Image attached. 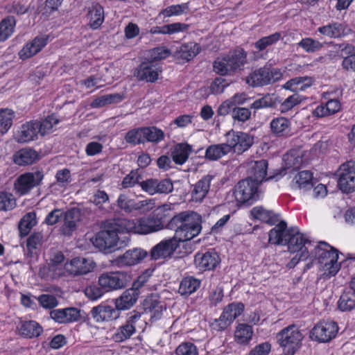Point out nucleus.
I'll return each instance as SVG.
<instances>
[{"label": "nucleus", "instance_id": "41", "mask_svg": "<svg viewBox=\"0 0 355 355\" xmlns=\"http://www.w3.org/2000/svg\"><path fill=\"white\" fill-rule=\"evenodd\" d=\"M123 98L124 96L119 93L105 94L94 99L91 105L92 107H101L107 105L118 103Z\"/></svg>", "mask_w": 355, "mask_h": 355}, {"label": "nucleus", "instance_id": "56", "mask_svg": "<svg viewBox=\"0 0 355 355\" xmlns=\"http://www.w3.org/2000/svg\"><path fill=\"white\" fill-rule=\"evenodd\" d=\"M281 36L282 35L279 32H276L268 36L263 37L256 42L255 47L259 51H263L268 46H271L279 41L281 38Z\"/></svg>", "mask_w": 355, "mask_h": 355}, {"label": "nucleus", "instance_id": "39", "mask_svg": "<svg viewBox=\"0 0 355 355\" xmlns=\"http://www.w3.org/2000/svg\"><path fill=\"white\" fill-rule=\"evenodd\" d=\"M36 223V214L35 212L31 211L26 214L20 220L18 225L20 236H25L28 235Z\"/></svg>", "mask_w": 355, "mask_h": 355}, {"label": "nucleus", "instance_id": "49", "mask_svg": "<svg viewBox=\"0 0 355 355\" xmlns=\"http://www.w3.org/2000/svg\"><path fill=\"white\" fill-rule=\"evenodd\" d=\"M297 46L302 48L306 53H313L320 51L322 48L323 44L313 38L305 37L297 43Z\"/></svg>", "mask_w": 355, "mask_h": 355}, {"label": "nucleus", "instance_id": "35", "mask_svg": "<svg viewBox=\"0 0 355 355\" xmlns=\"http://www.w3.org/2000/svg\"><path fill=\"white\" fill-rule=\"evenodd\" d=\"M37 159V152L31 148H22L14 155L15 163L21 166L32 164Z\"/></svg>", "mask_w": 355, "mask_h": 355}, {"label": "nucleus", "instance_id": "47", "mask_svg": "<svg viewBox=\"0 0 355 355\" xmlns=\"http://www.w3.org/2000/svg\"><path fill=\"white\" fill-rule=\"evenodd\" d=\"M15 112L10 109L0 110V134L3 135L8 131L12 125Z\"/></svg>", "mask_w": 355, "mask_h": 355}, {"label": "nucleus", "instance_id": "34", "mask_svg": "<svg viewBox=\"0 0 355 355\" xmlns=\"http://www.w3.org/2000/svg\"><path fill=\"white\" fill-rule=\"evenodd\" d=\"M88 16L90 27L93 30L98 28L104 21L103 8L99 3H93L89 8Z\"/></svg>", "mask_w": 355, "mask_h": 355}, {"label": "nucleus", "instance_id": "48", "mask_svg": "<svg viewBox=\"0 0 355 355\" xmlns=\"http://www.w3.org/2000/svg\"><path fill=\"white\" fill-rule=\"evenodd\" d=\"M243 310L244 305L242 303H231L224 308L223 318H226L232 323L235 318L241 315Z\"/></svg>", "mask_w": 355, "mask_h": 355}, {"label": "nucleus", "instance_id": "55", "mask_svg": "<svg viewBox=\"0 0 355 355\" xmlns=\"http://www.w3.org/2000/svg\"><path fill=\"white\" fill-rule=\"evenodd\" d=\"M189 11L188 3H182L168 6L162 10L160 15L164 17H170L172 16H178Z\"/></svg>", "mask_w": 355, "mask_h": 355}, {"label": "nucleus", "instance_id": "53", "mask_svg": "<svg viewBox=\"0 0 355 355\" xmlns=\"http://www.w3.org/2000/svg\"><path fill=\"white\" fill-rule=\"evenodd\" d=\"M43 239V235L41 232L33 233L27 239L26 247H27V255L33 257L35 254L34 250L38 249L42 245Z\"/></svg>", "mask_w": 355, "mask_h": 355}, {"label": "nucleus", "instance_id": "62", "mask_svg": "<svg viewBox=\"0 0 355 355\" xmlns=\"http://www.w3.org/2000/svg\"><path fill=\"white\" fill-rule=\"evenodd\" d=\"M63 0H46L43 7L38 8L37 13H42L49 16L53 12L58 10Z\"/></svg>", "mask_w": 355, "mask_h": 355}, {"label": "nucleus", "instance_id": "45", "mask_svg": "<svg viewBox=\"0 0 355 355\" xmlns=\"http://www.w3.org/2000/svg\"><path fill=\"white\" fill-rule=\"evenodd\" d=\"M40 130L39 135L44 136L53 132L54 125L59 123V119L53 114L48 116L42 121H35Z\"/></svg>", "mask_w": 355, "mask_h": 355}, {"label": "nucleus", "instance_id": "16", "mask_svg": "<svg viewBox=\"0 0 355 355\" xmlns=\"http://www.w3.org/2000/svg\"><path fill=\"white\" fill-rule=\"evenodd\" d=\"M121 313L116 305L112 306L106 302L94 306L90 311L91 317L96 322H110L118 319Z\"/></svg>", "mask_w": 355, "mask_h": 355}, {"label": "nucleus", "instance_id": "24", "mask_svg": "<svg viewBox=\"0 0 355 355\" xmlns=\"http://www.w3.org/2000/svg\"><path fill=\"white\" fill-rule=\"evenodd\" d=\"M214 178V175L207 174L199 180L195 184L191 196L193 200L202 201L207 195L211 182Z\"/></svg>", "mask_w": 355, "mask_h": 355}, {"label": "nucleus", "instance_id": "40", "mask_svg": "<svg viewBox=\"0 0 355 355\" xmlns=\"http://www.w3.org/2000/svg\"><path fill=\"white\" fill-rule=\"evenodd\" d=\"M16 19L13 16H8L0 22V42L6 40L13 33Z\"/></svg>", "mask_w": 355, "mask_h": 355}, {"label": "nucleus", "instance_id": "36", "mask_svg": "<svg viewBox=\"0 0 355 355\" xmlns=\"http://www.w3.org/2000/svg\"><path fill=\"white\" fill-rule=\"evenodd\" d=\"M293 182L295 189H310L314 184L313 173L309 171H301L295 176Z\"/></svg>", "mask_w": 355, "mask_h": 355}, {"label": "nucleus", "instance_id": "10", "mask_svg": "<svg viewBox=\"0 0 355 355\" xmlns=\"http://www.w3.org/2000/svg\"><path fill=\"white\" fill-rule=\"evenodd\" d=\"M338 327L333 320H322L316 324L311 330L309 337L318 343H328L336 337Z\"/></svg>", "mask_w": 355, "mask_h": 355}, {"label": "nucleus", "instance_id": "6", "mask_svg": "<svg viewBox=\"0 0 355 355\" xmlns=\"http://www.w3.org/2000/svg\"><path fill=\"white\" fill-rule=\"evenodd\" d=\"M122 226L126 232L147 234L162 230L164 227L161 220L154 216L140 219L122 218Z\"/></svg>", "mask_w": 355, "mask_h": 355}, {"label": "nucleus", "instance_id": "43", "mask_svg": "<svg viewBox=\"0 0 355 355\" xmlns=\"http://www.w3.org/2000/svg\"><path fill=\"white\" fill-rule=\"evenodd\" d=\"M252 328L247 324H239L235 331V339L239 344H247L251 340Z\"/></svg>", "mask_w": 355, "mask_h": 355}, {"label": "nucleus", "instance_id": "44", "mask_svg": "<svg viewBox=\"0 0 355 355\" xmlns=\"http://www.w3.org/2000/svg\"><path fill=\"white\" fill-rule=\"evenodd\" d=\"M340 107L341 105L338 100L331 99L327 102L324 106H318L315 112L318 116L322 117L336 113L340 110Z\"/></svg>", "mask_w": 355, "mask_h": 355}, {"label": "nucleus", "instance_id": "13", "mask_svg": "<svg viewBox=\"0 0 355 355\" xmlns=\"http://www.w3.org/2000/svg\"><path fill=\"white\" fill-rule=\"evenodd\" d=\"M44 179V174L42 171L25 173L19 175L15 180L14 187L16 191L20 195H25L33 188L39 186Z\"/></svg>", "mask_w": 355, "mask_h": 355}, {"label": "nucleus", "instance_id": "17", "mask_svg": "<svg viewBox=\"0 0 355 355\" xmlns=\"http://www.w3.org/2000/svg\"><path fill=\"white\" fill-rule=\"evenodd\" d=\"M94 267L95 263L92 260L82 257L73 258L64 264L66 271L73 276L87 275L92 272Z\"/></svg>", "mask_w": 355, "mask_h": 355}, {"label": "nucleus", "instance_id": "38", "mask_svg": "<svg viewBox=\"0 0 355 355\" xmlns=\"http://www.w3.org/2000/svg\"><path fill=\"white\" fill-rule=\"evenodd\" d=\"M338 308L342 311H349L355 308V292L352 289L345 290L338 302Z\"/></svg>", "mask_w": 355, "mask_h": 355}, {"label": "nucleus", "instance_id": "26", "mask_svg": "<svg viewBox=\"0 0 355 355\" xmlns=\"http://www.w3.org/2000/svg\"><path fill=\"white\" fill-rule=\"evenodd\" d=\"M47 39L43 37H36L31 42L27 43L19 51V55L21 59L29 58L38 52L46 44Z\"/></svg>", "mask_w": 355, "mask_h": 355}, {"label": "nucleus", "instance_id": "21", "mask_svg": "<svg viewBox=\"0 0 355 355\" xmlns=\"http://www.w3.org/2000/svg\"><path fill=\"white\" fill-rule=\"evenodd\" d=\"M50 317L58 323H69L80 319V311L73 307L53 309L50 311Z\"/></svg>", "mask_w": 355, "mask_h": 355}, {"label": "nucleus", "instance_id": "25", "mask_svg": "<svg viewBox=\"0 0 355 355\" xmlns=\"http://www.w3.org/2000/svg\"><path fill=\"white\" fill-rule=\"evenodd\" d=\"M148 253L146 250L135 248L127 250L123 255L118 258L119 263L125 266H134L140 263Z\"/></svg>", "mask_w": 355, "mask_h": 355}, {"label": "nucleus", "instance_id": "54", "mask_svg": "<svg viewBox=\"0 0 355 355\" xmlns=\"http://www.w3.org/2000/svg\"><path fill=\"white\" fill-rule=\"evenodd\" d=\"M200 47L196 43L182 45L180 50V57L187 61L193 58L200 51Z\"/></svg>", "mask_w": 355, "mask_h": 355}, {"label": "nucleus", "instance_id": "27", "mask_svg": "<svg viewBox=\"0 0 355 355\" xmlns=\"http://www.w3.org/2000/svg\"><path fill=\"white\" fill-rule=\"evenodd\" d=\"M192 151V146L187 143L177 144L171 148L173 161L178 165H182L187 162Z\"/></svg>", "mask_w": 355, "mask_h": 355}, {"label": "nucleus", "instance_id": "30", "mask_svg": "<svg viewBox=\"0 0 355 355\" xmlns=\"http://www.w3.org/2000/svg\"><path fill=\"white\" fill-rule=\"evenodd\" d=\"M270 126L272 133L277 137H286L291 135V122L285 117L273 119Z\"/></svg>", "mask_w": 355, "mask_h": 355}, {"label": "nucleus", "instance_id": "60", "mask_svg": "<svg viewBox=\"0 0 355 355\" xmlns=\"http://www.w3.org/2000/svg\"><path fill=\"white\" fill-rule=\"evenodd\" d=\"M141 179V175L139 174L138 170H132L123 178L121 185L123 188L132 187L136 184L140 185Z\"/></svg>", "mask_w": 355, "mask_h": 355}, {"label": "nucleus", "instance_id": "59", "mask_svg": "<svg viewBox=\"0 0 355 355\" xmlns=\"http://www.w3.org/2000/svg\"><path fill=\"white\" fill-rule=\"evenodd\" d=\"M15 199L12 194L7 192H0V210L8 211L15 208Z\"/></svg>", "mask_w": 355, "mask_h": 355}, {"label": "nucleus", "instance_id": "7", "mask_svg": "<svg viewBox=\"0 0 355 355\" xmlns=\"http://www.w3.org/2000/svg\"><path fill=\"white\" fill-rule=\"evenodd\" d=\"M315 254L319 263L323 266L329 275L334 276L338 272L340 269V265L338 263V250L326 242L321 241L315 248Z\"/></svg>", "mask_w": 355, "mask_h": 355}, {"label": "nucleus", "instance_id": "32", "mask_svg": "<svg viewBox=\"0 0 355 355\" xmlns=\"http://www.w3.org/2000/svg\"><path fill=\"white\" fill-rule=\"evenodd\" d=\"M311 85L312 80L308 76L295 77L287 81L283 85V88L297 94L300 91H304L306 88L310 87Z\"/></svg>", "mask_w": 355, "mask_h": 355}, {"label": "nucleus", "instance_id": "8", "mask_svg": "<svg viewBox=\"0 0 355 355\" xmlns=\"http://www.w3.org/2000/svg\"><path fill=\"white\" fill-rule=\"evenodd\" d=\"M282 73L279 69L265 66L250 73L246 83L252 87H263L279 80Z\"/></svg>", "mask_w": 355, "mask_h": 355}, {"label": "nucleus", "instance_id": "9", "mask_svg": "<svg viewBox=\"0 0 355 355\" xmlns=\"http://www.w3.org/2000/svg\"><path fill=\"white\" fill-rule=\"evenodd\" d=\"M131 279L130 275L125 271L104 272L98 277V284L106 292L117 291L127 286Z\"/></svg>", "mask_w": 355, "mask_h": 355}, {"label": "nucleus", "instance_id": "1", "mask_svg": "<svg viewBox=\"0 0 355 355\" xmlns=\"http://www.w3.org/2000/svg\"><path fill=\"white\" fill-rule=\"evenodd\" d=\"M122 218L107 220L103 223L102 230L92 239L93 245L104 253H110L128 245L130 238L119 237V234L126 232L122 226Z\"/></svg>", "mask_w": 355, "mask_h": 355}, {"label": "nucleus", "instance_id": "19", "mask_svg": "<svg viewBox=\"0 0 355 355\" xmlns=\"http://www.w3.org/2000/svg\"><path fill=\"white\" fill-rule=\"evenodd\" d=\"M220 262V257L215 251L198 252L194 257V264L200 271L214 270Z\"/></svg>", "mask_w": 355, "mask_h": 355}, {"label": "nucleus", "instance_id": "61", "mask_svg": "<svg viewBox=\"0 0 355 355\" xmlns=\"http://www.w3.org/2000/svg\"><path fill=\"white\" fill-rule=\"evenodd\" d=\"M106 293L102 286L98 285H90L85 288V294L91 300H96L101 298Z\"/></svg>", "mask_w": 355, "mask_h": 355}, {"label": "nucleus", "instance_id": "22", "mask_svg": "<svg viewBox=\"0 0 355 355\" xmlns=\"http://www.w3.org/2000/svg\"><path fill=\"white\" fill-rule=\"evenodd\" d=\"M140 293L132 289L125 290L119 297L112 300L114 304L116 306L119 312L130 309L137 303Z\"/></svg>", "mask_w": 355, "mask_h": 355}, {"label": "nucleus", "instance_id": "33", "mask_svg": "<svg viewBox=\"0 0 355 355\" xmlns=\"http://www.w3.org/2000/svg\"><path fill=\"white\" fill-rule=\"evenodd\" d=\"M18 329L20 335L28 338L38 337L43 331L42 327L33 320L22 322Z\"/></svg>", "mask_w": 355, "mask_h": 355}, {"label": "nucleus", "instance_id": "57", "mask_svg": "<svg viewBox=\"0 0 355 355\" xmlns=\"http://www.w3.org/2000/svg\"><path fill=\"white\" fill-rule=\"evenodd\" d=\"M275 106V99L272 95L266 94L263 97L255 100L251 105L250 108L259 110Z\"/></svg>", "mask_w": 355, "mask_h": 355}, {"label": "nucleus", "instance_id": "14", "mask_svg": "<svg viewBox=\"0 0 355 355\" xmlns=\"http://www.w3.org/2000/svg\"><path fill=\"white\" fill-rule=\"evenodd\" d=\"M259 184L252 178H248L240 181L234 193L236 200L241 203L251 204L250 201L258 197L257 189Z\"/></svg>", "mask_w": 355, "mask_h": 355}, {"label": "nucleus", "instance_id": "50", "mask_svg": "<svg viewBox=\"0 0 355 355\" xmlns=\"http://www.w3.org/2000/svg\"><path fill=\"white\" fill-rule=\"evenodd\" d=\"M146 204L145 201H140L138 203H135L134 200L128 199V198L123 194H121L117 200V205L119 207L128 212H130L134 209H139L144 207Z\"/></svg>", "mask_w": 355, "mask_h": 355}, {"label": "nucleus", "instance_id": "18", "mask_svg": "<svg viewBox=\"0 0 355 355\" xmlns=\"http://www.w3.org/2000/svg\"><path fill=\"white\" fill-rule=\"evenodd\" d=\"M179 244L174 236L169 239L163 240L151 249L150 257L154 260L171 257Z\"/></svg>", "mask_w": 355, "mask_h": 355}, {"label": "nucleus", "instance_id": "29", "mask_svg": "<svg viewBox=\"0 0 355 355\" xmlns=\"http://www.w3.org/2000/svg\"><path fill=\"white\" fill-rule=\"evenodd\" d=\"M268 162L266 159H260L251 163L250 167V176L254 182L261 184L266 178L267 174Z\"/></svg>", "mask_w": 355, "mask_h": 355}, {"label": "nucleus", "instance_id": "51", "mask_svg": "<svg viewBox=\"0 0 355 355\" xmlns=\"http://www.w3.org/2000/svg\"><path fill=\"white\" fill-rule=\"evenodd\" d=\"M125 141L131 145L136 146L145 143L143 127L133 128L125 133Z\"/></svg>", "mask_w": 355, "mask_h": 355}, {"label": "nucleus", "instance_id": "63", "mask_svg": "<svg viewBox=\"0 0 355 355\" xmlns=\"http://www.w3.org/2000/svg\"><path fill=\"white\" fill-rule=\"evenodd\" d=\"M177 355H198L196 346L190 342L180 344L175 350Z\"/></svg>", "mask_w": 355, "mask_h": 355}, {"label": "nucleus", "instance_id": "12", "mask_svg": "<svg viewBox=\"0 0 355 355\" xmlns=\"http://www.w3.org/2000/svg\"><path fill=\"white\" fill-rule=\"evenodd\" d=\"M225 137L230 151L239 155L248 150L254 143V137L243 132L230 130L225 134Z\"/></svg>", "mask_w": 355, "mask_h": 355}, {"label": "nucleus", "instance_id": "31", "mask_svg": "<svg viewBox=\"0 0 355 355\" xmlns=\"http://www.w3.org/2000/svg\"><path fill=\"white\" fill-rule=\"evenodd\" d=\"M200 284V279L191 276L186 277L180 282L178 293L182 296H189L196 292Z\"/></svg>", "mask_w": 355, "mask_h": 355}, {"label": "nucleus", "instance_id": "64", "mask_svg": "<svg viewBox=\"0 0 355 355\" xmlns=\"http://www.w3.org/2000/svg\"><path fill=\"white\" fill-rule=\"evenodd\" d=\"M301 97L297 94H294L288 96L287 98L284 100V101L280 105V110L282 112H285L290 110L294 106L299 104L301 102Z\"/></svg>", "mask_w": 355, "mask_h": 355}, {"label": "nucleus", "instance_id": "46", "mask_svg": "<svg viewBox=\"0 0 355 355\" xmlns=\"http://www.w3.org/2000/svg\"><path fill=\"white\" fill-rule=\"evenodd\" d=\"M145 141L157 144L164 139V132L155 126L143 127Z\"/></svg>", "mask_w": 355, "mask_h": 355}, {"label": "nucleus", "instance_id": "28", "mask_svg": "<svg viewBox=\"0 0 355 355\" xmlns=\"http://www.w3.org/2000/svg\"><path fill=\"white\" fill-rule=\"evenodd\" d=\"M144 313L149 315L151 321L159 320L163 311V305L162 302L157 299L148 297L144 302Z\"/></svg>", "mask_w": 355, "mask_h": 355}, {"label": "nucleus", "instance_id": "52", "mask_svg": "<svg viewBox=\"0 0 355 355\" xmlns=\"http://www.w3.org/2000/svg\"><path fill=\"white\" fill-rule=\"evenodd\" d=\"M136 326H132L126 322L124 325L120 327L117 331L114 334L113 338L116 342H122L130 338L135 332Z\"/></svg>", "mask_w": 355, "mask_h": 355}, {"label": "nucleus", "instance_id": "3", "mask_svg": "<svg viewBox=\"0 0 355 355\" xmlns=\"http://www.w3.org/2000/svg\"><path fill=\"white\" fill-rule=\"evenodd\" d=\"M202 216L192 211L177 214L167 224L168 229L175 230V238L179 243L191 241L202 231Z\"/></svg>", "mask_w": 355, "mask_h": 355}, {"label": "nucleus", "instance_id": "4", "mask_svg": "<svg viewBox=\"0 0 355 355\" xmlns=\"http://www.w3.org/2000/svg\"><path fill=\"white\" fill-rule=\"evenodd\" d=\"M247 53L242 49H235L213 63L214 71L220 76L232 75L243 69Z\"/></svg>", "mask_w": 355, "mask_h": 355}, {"label": "nucleus", "instance_id": "11", "mask_svg": "<svg viewBox=\"0 0 355 355\" xmlns=\"http://www.w3.org/2000/svg\"><path fill=\"white\" fill-rule=\"evenodd\" d=\"M338 186L346 193L355 191V167L352 161L343 164L337 171Z\"/></svg>", "mask_w": 355, "mask_h": 355}, {"label": "nucleus", "instance_id": "15", "mask_svg": "<svg viewBox=\"0 0 355 355\" xmlns=\"http://www.w3.org/2000/svg\"><path fill=\"white\" fill-rule=\"evenodd\" d=\"M82 220L83 213L79 208L73 207L64 211L62 225L60 228V232L65 236H71Z\"/></svg>", "mask_w": 355, "mask_h": 355}, {"label": "nucleus", "instance_id": "37", "mask_svg": "<svg viewBox=\"0 0 355 355\" xmlns=\"http://www.w3.org/2000/svg\"><path fill=\"white\" fill-rule=\"evenodd\" d=\"M229 153H230V148L226 142L211 145L206 150L205 157L209 160H217Z\"/></svg>", "mask_w": 355, "mask_h": 355}, {"label": "nucleus", "instance_id": "5", "mask_svg": "<svg viewBox=\"0 0 355 355\" xmlns=\"http://www.w3.org/2000/svg\"><path fill=\"white\" fill-rule=\"evenodd\" d=\"M304 336L295 324H291L282 329L277 334V343L285 355H294L300 349Z\"/></svg>", "mask_w": 355, "mask_h": 355}, {"label": "nucleus", "instance_id": "58", "mask_svg": "<svg viewBox=\"0 0 355 355\" xmlns=\"http://www.w3.org/2000/svg\"><path fill=\"white\" fill-rule=\"evenodd\" d=\"M189 28V25L183 23L176 22L160 26V34L172 35L180 32H184Z\"/></svg>", "mask_w": 355, "mask_h": 355}, {"label": "nucleus", "instance_id": "20", "mask_svg": "<svg viewBox=\"0 0 355 355\" xmlns=\"http://www.w3.org/2000/svg\"><path fill=\"white\" fill-rule=\"evenodd\" d=\"M159 72L151 62H144L134 70L133 75L140 81L153 83L157 80Z\"/></svg>", "mask_w": 355, "mask_h": 355}, {"label": "nucleus", "instance_id": "2", "mask_svg": "<svg viewBox=\"0 0 355 355\" xmlns=\"http://www.w3.org/2000/svg\"><path fill=\"white\" fill-rule=\"evenodd\" d=\"M268 241L275 245H287L288 250L292 253H302L304 250H307L306 245L311 244V241L306 235L300 233L297 227L288 228L284 220H281L270 230Z\"/></svg>", "mask_w": 355, "mask_h": 355}, {"label": "nucleus", "instance_id": "42", "mask_svg": "<svg viewBox=\"0 0 355 355\" xmlns=\"http://www.w3.org/2000/svg\"><path fill=\"white\" fill-rule=\"evenodd\" d=\"M318 31L328 37L336 38L339 37L343 33V26L340 23L333 22L327 25L320 26L318 28Z\"/></svg>", "mask_w": 355, "mask_h": 355}, {"label": "nucleus", "instance_id": "23", "mask_svg": "<svg viewBox=\"0 0 355 355\" xmlns=\"http://www.w3.org/2000/svg\"><path fill=\"white\" fill-rule=\"evenodd\" d=\"M35 121L23 124L15 135V139L19 143H26L37 139L40 130Z\"/></svg>", "mask_w": 355, "mask_h": 355}]
</instances>
